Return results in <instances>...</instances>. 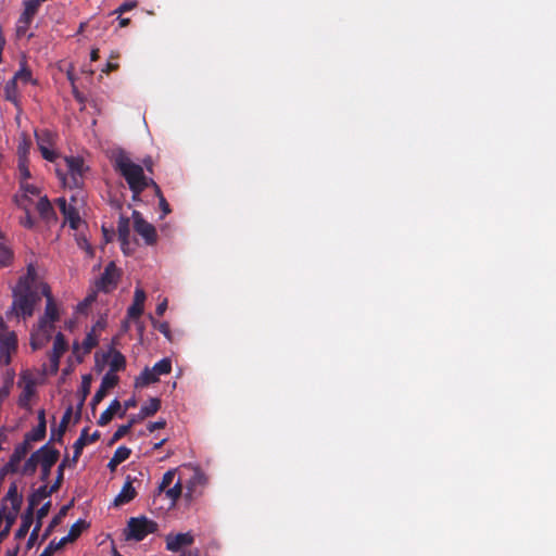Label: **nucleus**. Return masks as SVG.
Listing matches in <instances>:
<instances>
[{
    "label": "nucleus",
    "instance_id": "obj_1",
    "mask_svg": "<svg viewBox=\"0 0 556 556\" xmlns=\"http://www.w3.org/2000/svg\"><path fill=\"white\" fill-rule=\"evenodd\" d=\"M41 286H48L36 273L34 265H28L27 273L21 277L13 289L11 314L17 318L26 319L33 316L36 305L40 302Z\"/></svg>",
    "mask_w": 556,
    "mask_h": 556
},
{
    "label": "nucleus",
    "instance_id": "obj_2",
    "mask_svg": "<svg viewBox=\"0 0 556 556\" xmlns=\"http://www.w3.org/2000/svg\"><path fill=\"white\" fill-rule=\"evenodd\" d=\"M112 161L115 169L126 179L134 193V200H137L147 187L155 185L151 178L144 175L142 166L134 163L125 151L114 152Z\"/></svg>",
    "mask_w": 556,
    "mask_h": 556
},
{
    "label": "nucleus",
    "instance_id": "obj_3",
    "mask_svg": "<svg viewBox=\"0 0 556 556\" xmlns=\"http://www.w3.org/2000/svg\"><path fill=\"white\" fill-rule=\"evenodd\" d=\"M41 294L46 298V308L43 316L40 317L37 327L31 332L30 345L33 350L41 349L50 340L53 324L59 319V308L54 302L50 287L41 286Z\"/></svg>",
    "mask_w": 556,
    "mask_h": 556
},
{
    "label": "nucleus",
    "instance_id": "obj_4",
    "mask_svg": "<svg viewBox=\"0 0 556 556\" xmlns=\"http://www.w3.org/2000/svg\"><path fill=\"white\" fill-rule=\"evenodd\" d=\"M64 165H56L55 172L62 185L68 189H79L84 185V179L88 167L84 160L77 156H66L63 159Z\"/></svg>",
    "mask_w": 556,
    "mask_h": 556
},
{
    "label": "nucleus",
    "instance_id": "obj_5",
    "mask_svg": "<svg viewBox=\"0 0 556 556\" xmlns=\"http://www.w3.org/2000/svg\"><path fill=\"white\" fill-rule=\"evenodd\" d=\"M45 380V370L42 372L29 369L22 370L17 387L21 390L18 405L24 408L30 407L31 401L37 396V387Z\"/></svg>",
    "mask_w": 556,
    "mask_h": 556
},
{
    "label": "nucleus",
    "instance_id": "obj_6",
    "mask_svg": "<svg viewBox=\"0 0 556 556\" xmlns=\"http://www.w3.org/2000/svg\"><path fill=\"white\" fill-rule=\"evenodd\" d=\"M157 530V525L144 516L130 518L127 525L126 538L141 541L148 534Z\"/></svg>",
    "mask_w": 556,
    "mask_h": 556
},
{
    "label": "nucleus",
    "instance_id": "obj_7",
    "mask_svg": "<svg viewBox=\"0 0 556 556\" xmlns=\"http://www.w3.org/2000/svg\"><path fill=\"white\" fill-rule=\"evenodd\" d=\"M80 192H77V194H73L71 197V202L67 203L65 198H59L56 200V204L60 207V211L64 215L65 222L70 224L72 229L79 230L80 226L83 225V220L79 217L78 213V204L83 200L79 197Z\"/></svg>",
    "mask_w": 556,
    "mask_h": 556
},
{
    "label": "nucleus",
    "instance_id": "obj_8",
    "mask_svg": "<svg viewBox=\"0 0 556 556\" xmlns=\"http://www.w3.org/2000/svg\"><path fill=\"white\" fill-rule=\"evenodd\" d=\"M105 328L104 320H98L81 343L75 342L73 345V353L80 362L83 357L88 354L99 342L101 331Z\"/></svg>",
    "mask_w": 556,
    "mask_h": 556
},
{
    "label": "nucleus",
    "instance_id": "obj_9",
    "mask_svg": "<svg viewBox=\"0 0 556 556\" xmlns=\"http://www.w3.org/2000/svg\"><path fill=\"white\" fill-rule=\"evenodd\" d=\"M16 349V334L9 330L8 326L3 321V318L0 317V359L5 365H9L11 363L12 354L15 353Z\"/></svg>",
    "mask_w": 556,
    "mask_h": 556
},
{
    "label": "nucleus",
    "instance_id": "obj_10",
    "mask_svg": "<svg viewBox=\"0 0 556 556\" xmlns=\"http://www.w3.org/2000/svg\"><path fill=\"white\" fill-rule=\"evenodd\" d=\"M43 1L42 0H24L23 12L21 13L16 23V33L18 36L27 34L30 24L38 13V10Z\"/></svg>",
    "mask_w": 556,
    "mask_h": 556
},
{
    "label": "nucleus",
    "instance_id": "obj_11",
    "mask_svg": "<svg viewBox=\"0 0 556 556\" xmlns=\"http://www.w3.org/2000/svg\"><path fill=\"white\" fill-rule=\"evenodd\" d=\"M35 135L38 149L40 150L43 159L50 162H54L58 157V154L54 150L55 135L48 129L37 130Z\"/></svg>",
    "mask_w": 556,
    "mask_h": 556
},
{
    "label": "nucleus",
    "instance_id": "obj_12",
    "mask_svg": "<svg viewBox=\"0 0 556 556\" xmlns=\"http://www.w3.org/2000/svg\"><path fill=\"white\" fill-rule=\"evenodd\" d=\"M132 220L134 229L139 236L143 238L144 242L149 245L154 244L157 239L155 227L148 223L137 211L132 212Z\"/></svg>",
    "mask_w": 556,
    "mask_h": 556
},
{
    "label": "nucleus",
    "instance_id": "obj_13",
    "mask_svg": "<svg viewBox=\"0 0 556 556\" xmlns=\"http://www.w3.org/2000/svg\"><path fill=\"white\" fill-rule=\"evenodd\" d=\"M60 453L58 450L43 445L40 447V458L38 462V466L41 468V480L46 482L49 478L51 468L54 466L56 460L59 459Z\"/></svg>",
    "mask_w": 556,
    "mask_h": 556
},
{
    "label": "nucleus",
    "instance_id": "obj_14",
    "mask_svg": "<svg viewBox=\"0 0 556 556\" xmlns=\"http://www.w3.org/2000/svg\"><path fill=\"white\" fill-rule=\"evenodd\" d=\"M207 484V477L205 473L197 468H192V476L186 484V498L192 500L202 494V490Z\"/></svg>",
    "mask_w": 556,
    "mask_h": 556
},
{
    "label": "nucleus",
    "instance_id": "obj_15",
    "mask_svg": "<svg viewBox=\"0 0 556 556\" xmlns=\"http://www.w3.org/2000/svg\"><path fill=\"white\" fill-rule=\"evenodd\" d=\"M118 343V337L113 338L112 344L110 345L106 353L103 354V358L109 363L110 365V371L111 374H114V371H118L125 367L126 361L122 353H119L115 345Z\"/></svg>",
    "mask_w": 556,
    "mask_h": 556
},
{
    "label": "nucleus",
    "instance_id": "obj_16",
    "mask_svg": "<svg viewBox=\"0 0 556 556\" xmlns=\"http://www.w3.org/2000/svg\"><path fill=\"white\" fill-rule=\"evenodd\" d=\"M193 541L191 532L168 534L166 536V548L170 552H179L184 547L190 546Z\"/></svg>",
    "mask_w": 556,
    "mask_h": 556
},
{
    "label": "nucleus",
    "instance_id": "obj_17",
    "mask_svg": "<svg viewBox=\"0 0 556 556\" xmlns=\"http://www.w3.org/2000/svg\"><path fill=\"white\" fill-rule=\"evenodd\" d=\"M118 271L114 263H110L100 279L97 281V288L104 292H109L116 286Z\"/></svg>",
    "mask_w": 556,
    "mask_h": 556
},
{
    "label": "nucleus",
    "instance_id": "obj_18",
    "mask_svg": "<svg viewBox=\"0 0 556 556\" xmlns=\"http://www.w3.org/2000/svg\"><path fill=\"white\" fill-rule=\"evenodd\" d=\"M117 376L115 374L108 372L104 375L101 381V386L91 400V407L94 410L97 405L105 397L108 391L115 387L117 383Z\"/></svg>",
    "mask_w": 556,
    "mask_h": 556
},
{
    "label": "nucleus",
    "instance_id": "obj_19",
    "mask_svg": "<svg viewBox=\"0 0 556 556\" xmlns=\"http://www.w3.org/2000/svg\"><path fill=\"white\" fill-rule=\"evenodd\" d=\"M27 197H34L39 199V197L42 195L40 194V191L37 187L27 182H22L21 191L18 194L15 195V202L17 206L21 207L22 210L29 208V205L26 203Z\"/></svg>",
    "mask_w": 556,
    "mask_h": 556
},
{
    "label": "nucleus",
    "instance_id": "obj_20",
    "mask_svg": "<svg viewBox=\"0 0 556 556\" xmlns=\"http://www.w3.org/2000/svg\"><path fill=\"white\" fill-rule=\"evenodd\" d=\"M28 452V443L24 442L17 445L9 460L4 466L5 472H17L21 460L26 456Z\"/></svg>",
    "mask_w": 556,
    "mask_h": 556
},
{
    "label": "nucleus",
    "instance_id": "obj_21",
    "mask_svg": "<svg viewBox=\"0 0 556 556\" xmlns=\"http://www.w3.org/2000/svg\"><path fill=\"white\" fill-rule=\"evenodd\" d=\"M147 295L141 288H136L134 303L127 309L128 318H138L143 313Z\"/></svg>",
    "mask_w": 556,
    "mask_h": 556
},
{
    "label": "nucleus",
    "instance_id": "obj_22",
    "mask_svg": "<svg viewBox=\"0 0 556 556\" xmlns=\"http://www.w3.org/2000/svg\"><path fill=\"white\" fill-rule=\"evenodd\" d=\"M136 489L132 486L131 480L128 478L124 483L121 492L114 498V506L118 507L132 501L136 496Z\"/></svg>",
    "mask_w": 556,
    "mask_h": 556
},
{
    "label": "nucleus",
    "instance_id": "obj_23",
    "mask_svg": "<svg viewBox=\"0 0 556 556\" xmlns=\"http://www.w3.org/2000/svg\"><path fill=\"white\" fill-rule=\"evenodd\" d=\"M59 489V483H54L50 488L42 485L37 489L29 497V509L33 510L43 498L49 497L53 492Z\"/></svg>",
    "mask_w": 556,
    "mask_h": 556
},
{
    "label": "nucleus",
    "instance_id": "obj_24",
    "mask_svg": "<svg viewBox=\"0 0 556 556\" xmlns=\"http://www.w3.org/2000/svg\"><path fill=\"white\" fill-rule=\"evenodd\" d=\"M23 503V496L18 493V489L16 483H12L7 492L5 497L3 498V504L8 506L10 504L9 508L12 509H21Z\"/></svg>",
    "mask_w": 556,
    "mask_h": 556
},
{
    "label": "nucleus",
    "instance_id": "obj_25",
    "mask_svg": "<svg viewBox=\"0 0 556 556\" xmlns=\"http://www.w3.org/2000/svg\"><path fill=\"white\" fill-rule=\"evenodd\" d=\"M37 212L39 213L40 217L45 219L46 222H50L54 219V212L51 206L50 201L46 195L39 197V199L36 202Z\"/></svg>",
    "mask_w": 556,
    "mask_h": 556
},
{
    "label": "nucleus",
    "instance_id": "obj_26",
    "mask_svg": "<svg viewBox=\"0 0 556 556\" xmlns=\"http://www.w3.org/2000/svg\"><path fill=\"white\" fill-rule=\"evenodd\" d=\"M118 239L122 244V249L125 253H127L126 247L129 244V219L126 217H121L117 225Z\"/></svg>",
    "mask_w": 556,
    "mask_h": 556
},
{
    "label": "nucleus",
    "instance_id": "obj_27",
    "mask_svg": "<svg viewBox=\"0 0 556 556\" xmlns=\"http://www.w3.org/2000/svg\"><path fill=\"white\" fill-rule=\"evenodd\" d=\"M121 408H122V405L118 400L112 401L110 406L100 415V417L98 419V424L100 426L108 425L112 420L114 415L121 414Z\"/></svg>",
    "mask_w": 556,
    "mask_h": 556
},
{
    "label": "nucleus",
    "instance_id": "obj_28",
    "mask_svg": "<svg viewBox=\"0 0 556 556\" xmlns=\"http://www.w3.org/2000/svg\"><path fill=\"white\" fill-rule=\"evenodd\" d=\"M39 458H40V448L38 451H36L35 453H33L22 467L18 466L17 472H20L24 476L34 475L37 470Z\"/></svg>",
    "mask_w": 556,
    "mask_h": 556
},
{
    "label": "nucleus",
    "instance_id": "obj_29",
    "mask_svg": "<svg viewBox=\"0 0 556 556\" xmlns=\"http://www.w3.org/2000/svg\"><path fill=\"white\" fill-rule=\"evenodd\" d=\"M159 380V376L153 371L152 368H146L141 375L136 379V387H146L150 383H154Z\"/></svg>",
    "mask_w": 556,
    "mask_h": 556
},
{
    "label": "nucleus",
    "instance_id": "obj_30",
    "mask_svg": "<svg viewBox=\"0 0 556 556\" xmlns=\"http://www.w3.org/2000/svg\"><path fill=\"white\" fill-rule=\"evenodd\" d=\"M161 406L159 399L152 397L147 404L140 408L139 418L144 419L146 417L154 415Z\"/></svg>",
    "mask_w": 556,
    "mask_h": 556
},
{
    "label": "nucleus",
    "instance_id": "obj_31",
    "mask_svg": "<svg viewBox=\"0 0 556 556\" xmlns=\"http://www.w3.org/2000/svg\"><path fill=\"white\" fill-rule=\"evenodd\" d=\"M17 509L9 508V506L2 505L0 509V522L2 520H5V527L8 529H11L12 525L15 522V519L18 515Z\"/></svg>",
    "mask_w": 556,
    "mask_h": 556
},
{
    "label": "nucleus",
    "instance_id": "obj_32",
    "mask_svg": "<svg viewBox=\"0 0 556 556\" xmlns=\"http://www.w3.org/2000/svg\"><path fill=\"white\" fill-rule=\"evenodd\" d=\"M130 455V450L125 446H119L113 457L109 462V467L111 469H114L116 466H118L121 463L125 462Z\"/></svg>",
    "mask_w": 556,
    "mask_h": 556
},
{
    "label": "nucleus",
    "instance_id": "obj_33",
    "mask_svg": "<svg viewBox=\"0 0 556 556\" xmlns=\"http://www.w3.org/2000/svg\"><path fill=\"white\" fill-rule=\"evenodd\" d=\"M98 437H99V434L97 432H94L91 437H88L87 431L85 430L81 433V435L79 437V439L74 444V448H75L74 459H76L79 456V454L85 445H88V443L96 441L98 439Z\"/></svg>",
    "mask_w": 556,
    "mask_h": 556
},
{
    "label": "nucleus",
    "instance_id": "obj_34",
    "mask_svg": "<svg viewBox=\"0 0 556 556\" xmlns=\"http://www.w3.org/2000/svg\"><path fill=\"white\" fill-rule=\"evenodd\" d=\"M31 523H33V513L29 509V511L22 517V523H21L20 529L16 531V536L20 539L24 538L27 534Z\"/></svg>",
    "mask_w": 556,
    "mask_h": 556
},
{
    "label": "nucleus",
    "instance_id": "obj_35",
    "mask_svg": "<svg viewBox=\"0 0 556 556\" xmlns=\"http://www.w3.org/2000/svg\"><path fill=\"white\" fill-rule=\"evenodd\" d=\"M164 492L166 496L170 500L172 506L175 505L176 501L180 497L182 492L181 482L177 481L173 486H168Z\"/></svg>",
    "mask_w": 556,
    "mask_h": 556
},
{
    "label": "nucleus",
    "instance_id": "obj_36",
    "mask_svg": "<svg viewBox=\"0 0 556 556\" xmlns=\"http://www.w3.org/2000/svg\"><path fill=\"white\" fill-rule=\"evenodd\" d=\"M153 371L160 377L161 375H167L172 369V362L169 358H163L157 362L153 367Z\"/></svg>",
    "mask_w": 556,
    "mask_h": 556
},
{
    "label": "nucleus",
    "instance_id": "obj_37",
    "mask_svg": "<svg viewBox=\"0 0 556 556\" xmlns=\"http://www.w3.org/2000/svg\"><path fill=\"white\" fill-rule=\"evenodd\" d=\"M67 344L65 342L64 336L62 333H58L53 341V349L51 353L63 355L66 351Z\"/></svg>",
    "mask_w": 556,
    "mask_h": 556
},
{
    "label": "nucleus",
    "instance_id": "obj_38",
    "mask_svg": "<svg viewBox=\"0 0 556 556\" xmlns=\"http://www.w3.org/2000/svg\"><path fill=\"white\" fill-rule=\"evenodd\" d=\"M5 99L17 105L16 84L15 79L8 81L5 86Z\"/></svg>",
    "mask_w": 556,
    "mask_h": 556
},
{
    "label": "nucleus",
    "instance_id": "obj_39",
    "mask_svg": "<svg viewBox=\"0 0 556 556\" xmlns=\"http://www.w3.org/2000/svg\"><path fill=\"white\" fill-rule=\"evenodd\" d=\"M49 508H50V502L46 503L42 507H40L38 509V511H37L38 523H37V526L35 527V529L31 532V538L37 536L38 531H39L40 526H41V519L45 518L48 515Z\"/></svg>",
    "mask_w": 556,
    "mask_h": 556
},
{
    "label": "nucleus",
    "instance_id": "obj_40",
    "mask_svg": "<svg viewBox=\"0 0 556 556\" xmlns=\"http://www.w3.org/2000/svg\"><path fill=\"white\" fill-rule=\"evenodd\" d=\"M175 476H176V472L175 470H168L166 471L164 475H163V478H162V481L159 485V491L160 492H163L165 491L168 486H170L174 482V479H175Z\"/></svg>",
    "mask_w": 556,
    "mask_h": 556
},
{
    "label": "nucleus",
    "instance_id": "obj_41",
    "mask_svg": "<svg viewBox=\"0 0 556 556\" xmlns=\"http://www.w3.org/2000/svg\"><path fill=\"white\" fill-rule=\"evenodd\" d=\"M12 257V251L8 247L0 244V267L9 265Z\"/></svg>",
    "mask_w": 556,
    "mask_h": 556
},
{
    "label": "nucleus",
    "instance_id": "obj_42",
    "mask_svg": "<svg viewBox=\"0 0 556 556\" xmlns=\"http://www.w3.org/2000/svg\"><path fill=\"white\" fill-rule=\"evenodd\" d=\"M76 242L80 249L85 250L89 255H92V248L89 244L87 238L83 233L76 235Z\"/></svg>",
    "mask_w": 556,
    "mask_h": 556
},
{
    "label": "nucleus",
    "instance_id": "obj_43",
    "mask_svg": "<svg viewBox=\"0 0 556 556\" xmlns=\"http://www.w3.org/2000/svg\"><path fill=\"white\" fill-rule=\"evenodd\" d=\"M12 79H15V84L17 81L28 83L31 79V73L27 68H21Z\"/></svg>",
    "mask_w": 556,
    "mask_h": 556
},
{
    "label": "nucleus",
    "instance_id": "obj_44",
    "mask_svg": "<svg viewBox=\"0 0 556 556\" xmlns=\"http://www.w3.org/2000/svg\"><path fill=\"white\" fill-rule=\"evenodd\" d=\"M7 375H8L7 383L3 388L0 389V399L5 397L9 394L10 387L13 384L14 371L8 370Z\"/></svg>",
    "mask_w": 556,
    "mask_h": 556
},
{
    "label": "nucleus",
    "instance_id": "obj_45",
    "mask_svg": "<svg viewBox=\"0 0 556 556\" xmlns=\"http://www.w3.org/2000/svg\"><path fill=\"white\" fill-rule=\"evenodd\" d=\"M153 187H154L155 193H156V195L159 197V200H160V207L162 208L163 214L167 215L170 212L169 205L166 202V200L163 197V194L161 193V190H160L159 186L155 184Z\"/></svg>",
    "mask_w": 556,
    "mask_h": 556
},
{
    "label": "nucleus",
    "instance_id": "obj_46",
    "mask_svg": "<svg viewBox=\"0 0 556 556\" xmlns=\"http://www.w3.org/2000/svg\"><path fill=\"white\" fill-rule=\"evenodd\" d=\"M90 387H91V377L89 375H86L83 377V380H81V394H83L81 401L83 402L86 400L87 395L89 394Z\"/></svg>",
    "mask_w": 556,
    "mask_h": 556
},
{
    "label": "nucleus",
    "instance_id": "obj_47",
    "mask_svg": "<svg viewBox=\"0 0 556 556\" xmlns=\"http://www.w3.org/2000/svg\"><path fill=\"white\" fill-rule=\"evenodd\" d=\"M152 325L159 331H161L166 338H169V326L167 323H159L152 316L150 317Z\"/></svg>",
    "mask_w": 556,
    "mask_h": 556
},
{
    "label": "nucleus",
    "instance_id": "obj_48",
    "mask_svg": "<svg viewBox=\"0 0 556 556\" xmlns=\"http://www.w3.org/2000/svg\"><path fill=\"white\" fill-rule=\"evenodd\" d=\"M83 522H76L72 526L70 532H68V539H71L72 541H74L75 539H77L81 532V527H83Z\"/></svg>",
    "mask_w": 556,
    "mask_h": 556
},
{
    "label": "nucleus",
    "instance_id": "obj_49",
    "mask_svg": "<svg viewBox=\"0 0 556 556\" xmlns=\"http://www.w3.org/2000/svg\"><path fill=\"white\" fill-rule=\"evenodd\" d=\"M25 212V216L21 218V224L26 228H33L35 226V220L30 216V211L23 210Z\"/></svg>",
    "mask_w": 556,
    "mask_h": 556
},
{
    "label": "nucleus",
    "instance_id": "obj_50",
    "mask_svg": "<svg viewBox=\"0 0 556 556\" xmlns=\"http://www.w3.org/2000/svg\"><path fill=\"white\" fill-rule=\"evenodd\" d=\"M129 430H130V425L119 426L118 429L113 434V441H117V440L122 439L124 435H126L128 433Z\"/></svg>",
    "mask_w": 556,
    "mask_h": 556
},
{
    "label": "nucleus",
    "instance_id": "obj_51",
    "mask_svg": "<svg viewBox=\"0 0 556 556\" xmlns=\"http://www.w3.org/2000/svg\"><path fill=\"white\" fill-rule=\"evenodd\" d=\"M29 151V142L26 139L18 144V155L20 160H26V154Z\"/></svg>",
    "mask_w": 556,
    "mask_h": 556
},
{
    "label": "nucleus",
    "instance_id": "obj_52",
    "mask_svg": "<svg viewBox=\"0 0 556 556\" xmlns=\"http://www.w3.org/2000/svg\"><path fill=\"white\" fill-rule=\"evenodd\" d=\"M137 7V2L136 1H127V2H124L118 9H116L114 11V13L116 14H123L124 12H127L134 8Z\"/></svg>",
    "mask_w": 556,
    "mask_h": 556
},
{
    "label": "nucleus",
    "instance_id": "obj_53",
    "mask_svg": "<svg viewBox=\"0 0 556 556\" xmlns=\"http://www.w3.org/2000/svg\"><path fill=\"white\" fill-rule=\"evenodd\" d=\"M45 433H46V424H45V420L42 419L38 429H36L34 434L31 435V440H40L45 437Z\"/></svg>",
    "mask_w": 556,
    "mask_h": 556
},
{
    "label": "nucleus",
    "instance_id": "obj_54",
    "mask_svg": "<svg viewBox=\"0 0 556 556\" xmlns=\"http://www.w3.org/2000/svg\"><path fill=\"white\" fill-rule=\"evenodd\" d=\"M61 355L51 353L50 354V365H51V372H56L59 369Z\"/></svg>",
    "mask_w": 556,
    "mask_h": 556
},
{
    "label": "nucleus",
    "instance_id": "obj_55",
    "mask_svg": "<svg viewBox=\"0 0 556 556\" xmlns=\"http://www.w3.org/2000/svg\"><path fill=\"white\" fill-rule=\"evenodd\" d=\"M21 176L25 179L29 178L30 174L26 165V160H20L18 164Z\"/></svg>",
    "mask_w": 556,
    "mask_h": 556
},
{
    "label": "nucleus",
    "instance_id": "obj_56",
    "mask_svg": "<svg viewBox=\"0 0 556 556\" xmlns=\"http://www.w3.org/2000/svg\"><path fill=\"white\" fill-rule=\"evenodd\" d=\"M165 426H166V421L164 419H161V420H157L154 422H150L148 426V430L150 432H153L154 430L164 428Z\"/></svg>",
    "mask_w": 556,
    "mask_h": 556
},
{
    "label": "nucleus",
    "instance_id": "obj_57",
    "mask_svg": "<svg viewBox=\"0 0 556 556\" xmlns=\"http://www.w3.org/2000/svg\"><path fill=\"white\" fill-rule=\"evenodd\" d=\"M135 406H136V401L134 399L126 401L124 403V408L123 409L121 408L119 417H123L129 408L135 407Z\"/></svg>",
    "mask_w": 556,
    "mask_h": 556
},
{
    "label": "nucleus",
    "instance_id": "obj_58",
    "mask_svg": "<svg viewBox=\"0 0 556 556\" xmlns=\"http://www.w3.org/2000/svg\"><path fill=\"white\" fill-rule=\"evenodd\" d=\"M67 508H68L67 506H64L61 508L59 515L55 516L53 518V520L51 521L50 527H54L55 525H58L60 522L61 518L66 515Z\"/></svg>",
    "mask_w": 556,
    "mask_h": 556
},
{
    "label": "nucleus",
    "instance_id": "obj_59",
    "mask_svg": "<svg viewBox=\"0 0 556 556\" xmlns=\"http://www.w3.org/2000/svg\"><path fill=\"white\" fill-rule=\"evenodd\" d=\"M167 308V300L164 299L157 306H156V314L159 316H162Z\"/></svg>",
    "mask_w": 556,
    "mask_h": 556
},
{
    "label": "nucleus",
    "instance_id": "obj_60",
    "mask_svg": "<svg viewBox=\"0 0 556 556\" xmlns=\"http://www.w3.org/2000/svg\"><path fill=\"white\" fill-rule=\"evenodd\" d=\"M68 542H73L71 539H68V535L62 538L58 543L54 542V552L62 548Z\"/></svg>",
    "mask_w": 556,
    "mask_h": 556
},
{
    "label": "nucleus",
    "instance_id": "obj_61",
    "mask_svg": "<svg viewBox=\"0 0 556 556\" xmlns=\"http://www.w3.org/2000/svg\"><path fill=\"white\" fill-rule=\"evenodd\" d=\"M64 467H65V462H63L62 464L59 465V468H58V478H56V481L55 483H59V486L61 485V482L63 480V470H64Z\"/></svg>",
    "mask_w": 556,
    "mask_h": 556
},
{
    "label": "nucleus",
    "instance_id": "obj_62",
    "mask_svg": "<svg viewBox=\"0 0 556 556\" xmlns=\"http://www.w3.org/2000/svg\"><path fill=\"white\" fill-rule=\"evenodd\" d=\"M54 553V542H51L48 547L39 556H52Z\"/></svg>",
    "mask_w": 556,
    "mask_h": 556
},
{
    "label": "nucleus",
    "instance_id": "obj_63",
    "mask_svg": "<svg viewBox=\"0 0 556 556\" xmlns=\"http://www.w3.org/2000/svg\"><path fill=\"white\" fill-rule=\"evenodd\" d=\"M118 67L117 63L109 62L105 67L102 70L103 73H109L110 71L116 70Z\"/></svg>",
    "mask_w": 556,
    "mask_h": 556
},
{
    "label": "nucleus",
    "instance_id": "obj_64",
    "mask_svg": "<svg viewBox=\"0 0 556 556\" xmlns=\"http://www.w3.org/2000/svg\"><path fill=\"white\" fill-rule=\"evenodd\" d=\"M37 200H38V198L27 197L26 203L29 205V211H30L33 207H36V202H37Z\"/></svg>",
    "mask_w": 556,
    "mask_h": 556
}]
</instances>
